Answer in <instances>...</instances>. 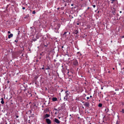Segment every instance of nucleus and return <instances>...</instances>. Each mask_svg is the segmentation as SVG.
<instances>
[{
	"label": "nucleus",
	"instance_id": "nucleus-1",
	"mask_svg": "<svg viewBox=\"0 0 124 124\" xmlns=\"http://www.w3.org/2000/svg\"><path fill=\"white\" fill-rule=\"evenodd\" d=\"M34 24L36 27L40 26L41 25V23L39 21H37L34 22Z\"/></svg>",
	"mask_w": 124,
	"mask_h": 124
},
{
	"label": "nucleus",
	"instance_id": "nucleus-2",
	"mask_svg": "<svg viewBox=\"0 0 124 124\" xmlns=\"http://www.w3.org/2000/svg\"><path fill=\"white\" fill-rule=\"evenodd\" d=\"M73 63L74 65L77 66L78 64V62L76 59L74 60L73 61Z\"/></svg>",
	"mask_w": 124,
	"mask_h": 124
},
{
	"label": "nucleus",
	"instance_id": "nucleus-3",
	"mask_svg": "<svg viewBox=\"0 0 124 124\" xmlns=\"http://www.w3.org/2000/svg\"><path fill=\"white\" fill-rule=\"evenodd\" d=\"M69 93H67L66 94L65 96L64 97V99H66V100H67L68 99V97L69 96Z\"/></svg>",
	"mask_w": 124,
	"mask_h": 124
},
{
	"label": "nucleus",
	"instance_id": "nucleus-4",
	"mask_svg": "<svg viewBox=\"0 0 124 124\" xmlns=\"http://www.w3.org/2000/svg\"><path fill=\"white\" fill-rule=\"evenodd\" d=\"M84 105L86 107H89L90 106L89 103L87 102H85L84 104Z\"/></svg>",
	"mask_w": 124,
	"mask_h": 124
},
{
	"label": "nucleus",
	"instance_id": "nucleus-5",
	"mask_svg": "<svg viewBox=\"0 0 124 124\" xmlns=\"http://www.w3.org/2000/svg\"><path fill=\"white\" fill-rule=\"evenodd\" d=\"M46 123L48 124H51V121L49 119H46Z\"/></svg>",
	"mask_w": 124,
	"mask_h": 124
},
{
	"label": "nucleus",
	"instance_id": "nucleus-6",
	"mask_svg": "<svg viewBox=\"0 0 124 124\" xmlns=\"http://www.w3.org/2000/svg\"><path fill=\"white\" fill-rule=\"evenodd\" d=\"M54 122L57 124H59L60 123V121L58 119L55 118L54 119Z\"/></svg>",
	"mask_w": 124,
	"mask_h": 124
},
{
	"label": "nucleus",
	"instance_id": "nucleus-7",
	"mask_svg": "<svg viewBox=\"0 0 124 124\" xmlns=\"http://www.w3.org/2000/svg\"><path fill=\"white\" fill-rule=\"evenodd\" d=\"M112 12L115 15V14L116 13V10L114 8H113V9H112Z\"/></svg>",
	"mask_w": 124,
	"mask_h": 124
},
{
	"label": "nucleus",
	"instance_id": "nucleus-8",
	"mask_svg": "<svg viewBox=\"0 0 124 124\" xmlns=\"http://www.w3.org/2000/svg\"><path fill=\"white\" fill-rule=\"evenodd\" d=\"M52 100L53 101H57V98L56 97H53Z\"/></svg>",
	"mask_w": 124,
	"mask_h": 124
},
{
	"label": "nucleus",
	"instance_id": "nucleus-9",
	"mask_svg": "<svg viewBox=\"0 0 124 124\" xmlns=\"http://www.w3.org/2000/svg\"><path fill=\"white\" fill-rule=\"evenodd\" d=\"M61 26V24H60L59 23L58 24L57 26H56V28L58 29V30L59 28H60V27Z\"/></svg>",
	"mask_w": 124,
	"mask_h": 124
},
{
	"label": "nucleus",
	"instance_id": "nucleus-10",
	"mask_svg": "<svg viewBox=\"0 0 124 124\" xmlns=\"http://www.w3.org/2000/svg\"><path fill=\"white\" fill-rule=\"evenodd\" d=\"M59 109H60V110H62L63 109V106H61L58 108Z\"/></svg>",
	"mask_w": 124,
	"mask_h": 124
},
{
	"label": "nucleus",
	"instance_id": "nucleus-11",
	"mask_svg": "<svg viewBox=\"0 0 124 124\" xmlns=\"http://www.w3.org/2000/svg\"><path fill=\"white\" fill-rule=\"evenodd\" d=\"M13 36V34H10L8 35V38L9 39L10 38H11Z\"/></svg>",
	"mask_w": 124,
	"mask_h": 124
},
{
	"label": "nucleus",
	"instance_id": "nucleus-12",
	"mask_svg": "<svg viewBox=\"0 0 124 124\" xmlns=\"http://www.w3.org/2000/svg\"><path fill=\"white\" fill-rule=\"evenodd\" d=\"M120 112L122 114H124V109L123 108L120 110Z\"/></svg>",
	"mask_w": 124,
	"mask_h": 124
},
{
	"label": "nucleus",
	"instance_id": "nucleus-13",
	"mask_svg": "<svg viewBox=\"0 0 124 124\" xmlns=\"http://www.w3.org/2000/svg\"><path fill=\"white\" fill-rule=\"evenodd\" d=\"M1 103L2 104H3L4 103V102L3 101V98H2L1 99Z\"/></svg>",
	"mask_w": 124,
	"mask_h": 124
},
{
	"label": "nucleus",
	"instance_id": "nucleus-14",
	"mask_svg": "<svg viewBox=\"0 0 124 124\" xmlns=\"http://www.w3.org/2000/svg\"><path fill=\"white\" fill-rule=\"evenodd\" d=\"M74 33V34H75L77 35V34L78 33V31L77 30H76L75 31Z\"/></svg>",
	"mask_w": 124,
	"mask_h": 124
},
{
	"label": "nucleus",
	"instance_id": "nucleus-15",
	"mask_svg": "<svg viewBox=\"0 0 124 124\" xmlns=\"http://www.w3.org/2000/svg\"><path fill=\"white\" fill-rule=\"evenodd\" d=\"M102 106V104L101 103H100L99 104L98 106L99 107H101Z\"/></svg>",
	"mask_w": 124,
	"mask_h": 124
},
{
	"label": "nucleus",
	"instance_id": "nucleus-16",
	"mask_svg": "<svg viewBox=\"0 0 124 124\" xmlns=\"http://www.w3.org/2000/svg\"><path fill=\"white\" fill-rule=\"evenodd\" d=\"M62 71L63 73H64L65 70H64V68H62Z\"/></svg>",
	"mask_w": 124,
	"mask_h": 124
},
{
	"label": "nucleus",
	"instance_id": "nucleus-17",
	"mask_svg": "<svg viewBox=\"0 0 124 124\" xmlns=\"http://www.w3.org/2000/svg\"><path fill=\"white\" fill-rule=\"evenodd\" d=\"M54 110L56 111H59L60 109H59L58 108H54Z\"/></svg>",
	"mask_w": 124,
	"mask_h": 124
},
{
	"label": "nucleus",
	"instance_id": "nucleus-18",
	"mask_svg": "<svg viewBox=\"0 0 124 124\" xmlns=\"http://www.w3.org/2000/svg\"><path fill=\"white\" fill-rule=\"evenodd\" d=\"M120 123V121L119 120H117L116 123V124H119Z\"/></svg>",
	"mask_w": 124,
	"mask_h": 124
},
{
	"label": "nucleus",
	"instance_id": "nucleus-19",
	"mask_svg": "<svg viewBox=\"0 0 124 124\" xmlns=\"http://www.w3.org/2000/svg\"><path fill=\"white\" fill-rule=\"evenodd\" d=\"M67 32H65L63 34V35H65V36L66 37V36L65 35L66 34Z\"/></svg>",
	"mask_w": 124,
	"mask_h": 124
},
{
	"label": "nucleus",
	"instance_id": "nucleus-20",
	"mask_svg": "<svg viewBox=\"0 0 124 124\" xmlns=\"http://www.w3.org/2000/svg\"><path fill=\"white\" fill-rule=\"evenodd\" d=\"M29 14H28L25 17H24V18H26L28 17H29Z\"/></svg>",
	"mask_w": 124,
	"mask_h": 124
},
{
	"label": "nucleus",
	"instance_id": "nucleus-21",
	"mask_svg": "<svg viewBox=\"0 0 124 124\" xmlns=\"http://www.w3.org/2000/svg\"><path fill=\"white\" fill-rule=\"evenodd\" d=\"M50 116V115L48 114H46L45 115V116Z\"/></svg>",
	"mask_w": 124,
	"mask_h": 124
},
{
	"label": "nucleus",
	"instance_id": "nucleus-22",
	"mask_svg": "<svg viewBox=\"0 0 124 124\" xmlns=\"http://www.w3.org/2000/svg\"><path fill=\"white\" fill-rule=\"evenodd\" d=\"M121 103L122 105V106H123L124 105V102H121Z\"/></svg>",
	"mask_w": 124,
	"mask_h": 124
},
{
	"label": "nucleus",
	"instance_id": "nucleus-23",
	"mask_svg": "<svg viewBox=\"0 0 124 124\" xmlns=\"http://www.w3.org/2000/svg\"><path fill=\"white\" fill-rule=\"evenodd\" d=\"M26 121L27 122H28L29 123H30V120H28V119H27L26 120Z\"/></svg>",
	"mask_w": 124,
	"mask_h": 124
},
{
	"label": "nucleus",
	"instance_id": "nucleus-24",
	"mask_svg": "<svg viewBox=\"0 0 124 124\" xmlns=\"http://www.w3.org/2000/svg\"><path fill=\"white\" fill-rule=\"evenodd\" d=\"M36 13V12L35 11V10H33V11H32V13L33 14H35V13Z\"/></svg>",
	"mask_w": 124,
	"mask_h": 124
},
{
	"label": "nucleus",
	"instance_id": "nucleus-25",
	"mask_svg": "<svg viewBox=\"0 0 124 124\" xmlns=\"http://www.w3.org/2000/svg\"><path fill=\"white\" fill-rule=\"evenodd\" d=\"M50 69V67L48 66L47 68L46 69V70H49Z\"/></svg>",
	"mask_w": 124,
	"mask_h": 124
},
{
	"label": "nucleus",
	"instance_id": "nucleus-26",
	"mask_svg": "<svg viewBox=\"0 0 124 124\" xmlns=\"http://www.w3.org/2000/svg\"><path fill=\"white\" fill-rule=\"evenodd\" d=\"M86 3L84 4H82V6H84L86 5Z\"/></svg>",
	"mask_w": 124,
	"mask_h": 124
},
{
	"label": "nucleus",
	"instance_id": "nucleus-27",
	"mask_svg": "<svg viewBox=\"0 0 124 124\" xmlns=\"http://www.w3.org/2000/svg\"><path fill=\"white\" fill-rule=\"evenodd\" d=\"M91 70H92V72H93V71L95 70L94 69H91Z\"/></svg>",
	"mask_w": 124,
	"mask_h": 124
},
{
	"label": "nucleus",
	"instance_id": "nucleus-28",
	"mask_svg": "<svg viewBox=\"0 0 124 124\" xmlns=\"http://www.w3.org/2000/svg\"><path fill=\"white\" fill-rule=\"evenodd\" d=\"M33 41H35L37 40V39H33Z\"/></svg>",
	"mask_w": 124,
	"mask_h": 124
},
{
	"label": "nucleus",
	"instance_id": "nucleus-29",
	"mask_svg": "<svg viewBox=\"0 0 124 124\" xmlns=\"http://www.w3.org/2000/svg\"><path fill=\"white\" fill-rule=\"evenodd\" d=\"M68 91H66L65 92V93H66V94H67V93H68Z\"/></svg>",
	"mask_w": 124,
	"mask_h": 124
},
{
	"label": "nucleus",
	"instance_id": "nucleus-30",
	"mask_svg": "<svg viewBox=\"0 0 124 124\" xmlns=\"http://www.w3.org/2000/svg\"><path fill=\"white\" fill-rule=\"evenodd\" d=\"M93 6L94 8L96 7V6L95 5H93Z\"/></svg>",
	"mask_w": 124,
	"mask_h": 124
},
{
	"label": "nucleus",
	"instance_id": "nucleus-31",
	"mask_svg": "<svg viewBox=\"0 0 124 124\" xmlns=\"http://www.w3.org/2000/svg\"><path fill=\"white\" fill-rule=\"evenodd\" d=\"M22 9H25V7H23L22 8Z\"/></svg>",
	"mask_w": 124,
	"mask_h": 124
},
{
	"label": "nucleus",
	"instance_id": "nucleus-32",
	"mask_svg": "<svg viewBox=\"0 0 124 124\" xmlns=\"http://www.w3.org/2000/svg\"><path fill=\"white\" fill-rule=\"evenodd\" d=\"M8 34H10V31H8Z\"/></svg>",
	"mask_w": 124,
	"mask_h": 124
},
{
	"label": "nucleus",
	"instance_id": "nucleus-33",
	"mask_svg": "<svg viewBox=\"0 0 124 124\" xmlns=\"http://www.w3.org/2000/svg\"><path fill=\"white\" fill-rule=\"evenodd\" d=\"M87 100H88L89 99V97H87Z\"/></svg>",
	"mask_w": 124,
	"mask_h": 124
},
{
	"label": "nucleus",
	"instance_id": "nucleus-34",
	"mask_svg": "<svg viewBox=\"0 0 124 124\" xmlns=\"http://www.w3.org/2000/svg\"><path fill=\"white\" fill-rule=\"evenodd\" d=\"M44 67H42L41 68V69L42 70H44Z\"/></svg>",
	"mask_w": 124,
	"mask_h": 124
},
{
	"label": "nucleus",
	"instance_id": "nucleus-35",
	"mask_svg": "<svg viewBox=\"0 0 124 124\" xmlns=\"http://www.w3.org/2000/svg\"><path fill=\"white\" fill-rule=\"evenodd\" d=\"M15 42H17V41H18V40H15Z\"/></svg>",
	"mask_w": 124,
	"mask_h": 124
},
{
	"label": "nucleus",
	"instance_id": "nucleus-36",
	"mask_svg": "<svg viewBox=\"0 0 124 124\" xmlns=\"http://www.w3.org/2000/svg\"><path fill=\"white\" fill-rule=\"evenodd\" d=\"M44 46H46V47H47V44L46 45H44Z\"/></svg>",
	"mask_w": 124,
	"mask_h": 124
},
{
	"label": "nucleus",
	"instance_id": "nucleus-37",
	"mask_svg": "<svg viewBox=\"0 0 124 124\" xmlns=\"http://www.w3.org/2000/svg\"><path fill=\"white\" fill-rule=\"evenodd\" d=\"M114 1H112L111 2V3H112V4L113 3Z\"/></svg>",
	"mask_w": 124,
	"mask_h": 124
},
{
	"label": "nucleus",
	"instance_id": "nucleus-38",
	"mask_svg": "<svg viewBox=\"0 0 124 124\" xmlns=\"http://www.w3.org/2000/svg\"><path fill=\"white\" fill-rule=\"evenodd\" d=\"M105 117H105V116H104V117H103V119H105Z\"/></svg>",
	"mask_w": 124,
	"mask_h": 124
},
{
	"label": "nucleus",
	"instance_id": "nucleus-39",
	"mask_svg": "<svg viewBox=\"0 0 124 124\" xmlns=\"http://www.w3.org/2000/svg\"><path fill=\"white\" fill-rule=\"evenodd\" d=\"M122 38H124V36H123L122 37Z\"/></svg>",
	"mask_w": 124,
	"mask_h": 124
},
{
	"label": "nucleus",
	"instance_id": "nucleus-40",
	"mask_svg": "<svg viewBox=\"0 0 124 124\" xmlns=\"http://www.w3.org/2000/svg\"><path fill=\"white\" fill-rule=\"evenodd\" d=\"M71 6H73V4H71Z\"/></svg>",
	"mask_w": 124,
	"mask_h": 124
},
{
	"label": "nucleus",
	"instance_id": "nucleus-41",
	"mask_svg": "<svg viewBox=\"0 0 124 124\" xmlns=\"http://www.w3.org/2000/svg\"><path fill=\"white\" fill-rule=\"evenodd\" d=\"M9 81H7V83H9Z\"/></svg>",
	"mask_w": 124,
	"mask_h": 124
},
{
	"label": "nucleus",
	"instance_id": "nucleus-42",
	"mask_svg": "<svg viewBox=\"0 0 124 124\" xmlns=\"http://www.w3.org/2000/svg\"><path fill=\"white\" fill-rule=\"evenodd\" d=\"M89 8H90L89 7H88L87 8V10L88 9H89Z\"/></svg>",
	"mask_w": 124,
	"mask_h": 124
},
{
	"label": "nucleus",
	"instance_id": "nucleus-43",
	"mask_svg": "<svg viewBox=\"0 0 124 124\" xmlns=\"http://www.w3.org/2000/svg\"><path fill=\"white\" fill-rule=\"evenodd\" d=\"M108 73H110V71H108Z\"/></svg>",
	"mask_w": 124,
	"mask_h": 124
},
{
	"label": "nucleus",
	"instance_id": "nucleus-44",
	"mask_svg": "<svg viewBox=\"0 0 124 124\" xmlns=\"http://www.w3.org/2000/svg\"><path fill=\"white\" fill-rule=\"evenodd\" d=\"M77 25H79V23H77Z\"/></svg>",
	"mask_w": 124,
	"mask_h": 124
},
{
	"label": "nucleus",
	"instance_id": "nucleus-45",
	"mask_svg": "<svg viewBox=\"0 0 124 124\" xmlns=\"http://www.w3.org/2000/svg\"><path fill=\"white\" fill-rule=\"evenodd\" d=\"M63 48V46H62V48Z\"/></svg>",
	"mask_w": 124,
	"mask_h": 124
},
{
	"label": "nucleus",
	"instance_id": "nucleus-46",
	"mask_svg": "<svg viewBox=\"0 0 124 124\" xmlns=\"http://www.w3.org/2000/svg\"><path fill=\"white\" fill-rule=\"evenodd\" d=\"M90 98H91V97H92V96L91 95H90Z\"/></svg>",
	"mask_w": 124,
	"mask_h": 124
},
{
	"label": "nucleus",
	"instance_id": "nucleus-47",
	"mask_svg": "<svg viewBox=\"0 0 124 124\" xmlns=\"http://www.w3.org/2000/svg\"><path fill=\"white\" fill-rule=\"evenodd\" d=\"M59 9V8H57V9L58 10Z\"/></svg>",
	"mask_w": 124,
	"mask_h": 124
},
{
	"label": "nucleus",
	"instance_id": "nucleus-48",
	"mask_svg": "<svg viewBox=\"0 0 124 124\" xmlns=\"http://www.w3.org/2000/svg\"><path fill=\"white\" fill-rule=\"evenodd\" d=\"M120 12V13H122V12L121 11Z\"/></svg>",
	"mask_w": 124,
	"mask_h": 124
},
{
	"label": "nucleus",
	"instance_id": "nucleus-49",
	"mask_svg": "<svg viewBox=\"0 0 124 124\" xmlns=\"http://www.w3.org/2000/svg\"><path fill=\"white\" fill-rule=\"evenodd\" d=\"M8 5H7V8H8Z\"/></svg>",
	"mask_w": 124,
	"mask_h": 124
},
{
	"label": "nucleus",
	"instance_id": "nucleus-50",
	"mask_svg": "<svg viewBox=\"0 0 124 124\" xmlns=\"http://www.w3.org/2000/svg\"><path fill=\"white\" fill-rule=\"evenodd\" d=\"M101 89H103V88L102 87Z\"/></svg>",
	"mask_w": 124,
	"mask_h": 124
},
{
	"label": "nucleus",
	"instance_id": "nucleus-51",
	"mask_svg": "<svg viewBox=\"0 0 124 124\" xmlns=\"http://www.w3.org/2000/svg\"><path fill=\"white\" fill-rule=\"evenodd\" d=\"M30 117H29V118L28 119H28V120H30V119H30Z\"/></svg>",
	"mask_w": 124,
	"mask_h": 124
},
{
	"label": "nucleus",
	"instance_id": "nucleus-52",
	"mask_svg": "<svg viewBox=\"0 0 124 124\" xmlns=\"http://www.w3.org/2000/svg\"><path fill=\"white\" fill-rule=\"evenodd\" d=\"M56 113H57V112H55V114H56Z\"/></svg>",
	"mask_w": 124,
	"mask_h": 124
},
{
	"label": "nucleus",
	"instance_id": "nucleus-53",
	"mask_svg": "<svg viewBox=\"0 0 124 124\" xmlns=\"http://www.w3.org/2000/svg\"><path fill=\"white\" fill-rule=\"evenodd\" d=\"M23 54L22 55V56H23Z\"/></svg>",
	"mask_w": 124,
	"mask_h": 124
},
{
	"label": "nucleus",
	"instance_id": "nucleus-54",
	"mask_svg": "<svg viewBox=\"0 0 124 124\" xmlns=\"http://www.w3.org/2000/svg\"><path fill=\"white\" fill-rule=\"evenodd\" d=\"M113 70H114V68H113Z\"/></svg>",
	"mask_w": 124,
	"mask_h": 124
},
{
	"label": "nucleus",
	"instance_id": "nucleus-55",
	"mask_svg": "<svg viewBox=\"0 0 124 124\" xmlns=\"http://www.w3.org/2000/svg\"><path fill=\"white\" fill-rule=\"evenodd\" d=\"M59 119H60V117H59Z\"/></svg>",
	"mask_w": 124,
	"mask_h": 124
},
{
	"label": "nucleus",
	"instance_id": "nucleus-56",
	"mask_svg": "<svg viewBox=\"0 0 124 124\" xmlns=\"http://www.w3.org/2000/svg\"><path fill=\"white\" fill-rule=\"evenodd\" d=\"M78 118L79 119V117H78Z\"/></svg>",
	"mask_w": 124,
	"mask_h": 124
},
{
	"label": "nucleus",
	"instance_id": "nucleus-57",
	"mask_svg": "<svg viewBox=\"0 0 124 124\" xmlns=\"http://www.w3.org/2000/svg\"><path fill=\"white\" fill-rule=\"evenodd\" d=\"M48 117L47 116V117Z\"/></svg>",
	"mask_w": 124,
	"mask_h": 124
},
{
	"label": "nucleus",
	"instance_id": "nucleus-58",
	"mask_svg": "<svg viewBox=\"0 0 124 124\" xmlns=\"http://www.w3.org/2000/svg\"><path fill=\"white\" fill-rule=\"evenodd\" d=\"M76 36H78V35H76Z\"/></svg>",
	"mask_w": 124,
	"mask_h": 124
},
{
	"label": "nucleus",
	"instance_id": "nucleus-59",
	"mask_svg": "<svg viewBox=\"0 0 124 124\" xmlns=\"http://www.w3.org/2000/svg\"><path fill=\"white\" fill-rule=\"evenodd\" d=\"M63 67V66H62V67Z\"/></svg>",
	"mask_w": 124,
	"mask_h": 124
},
{
	"label": "nucleus",
	"instance_id": "nucleus-60",
	"mask_svg": "<svg viewBox=\"0 0 124 124\" xmlns=\"http://www.w3.org/2000/svg\"><path fill=\"white\" fill-rule=\"evenodd\" d=\"M43 67H44V65H43Z\"/></svg>",
	"mask_w": 124,
	"mask_h": 124
},
{
	"label": "nucleus",
	"instance_id": "nucleus-61",
	"mask_svg": "<svg viewBox=\"0 0 124 124\" xmlns=\"http://www.w3.org/2000/svg\"><path fill=\"white\" fill-rule=\"evenodd\" d=\"M71 116V115H70V116Z\"/></svg>",
	"mask_w": 124,
	"mask_h": 124
},
{
	"label": "nucleus",
	"instance_id": "nucleus-62",
	"mask_svg": "<svg viewBox=\"0 0 124 124\" xmlns=\"http://www.w3.org/2000/svg\"><path fill=\"white\" fill-rule=\"evenodd\" d=\"M69 34H70V32H69Z\"/></svg>",
	"mask_w": 124,
	"mask_h": 124
},
{
	"label": "nucleus",
	"instance_id": "nucleus-63",
	"mask_svg": "<svg viewBox=\"0 0 124 124\" xmlns=\"http://www.w3.org/2000/svg\"><path fill=\"white\" fill-rule=\"evenodd\" d=\"M69 73V72H68V73Z\"/></svg>",
	"mask_w": 124,
	"mask_h": 124
},
{
	"label": "nucleus",
	"instance_id": "nucleus-64",
	"mask_svg": "<svg viewBox=\"0 0 124 124\" xmlns=\"http://www.w3.org/2000/svg\"><path fill=\"white\" fill-rule=\"evenodd\" d=\"M62 91H63V90H62V91H61V92H62Z\"/></svg>",
	"mask_w": 124,
	"mask_h": 124
}]
</instances>
